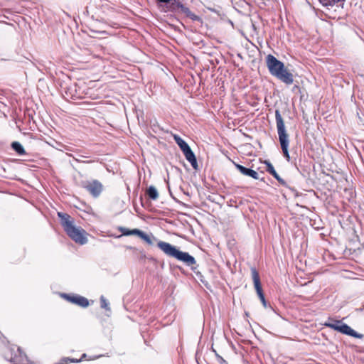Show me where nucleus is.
Returning <instances> with one entry per match:
<instances>
[{"label":"nucleus","mask_w":364,"mask_h":364,"mask_svg":"<svg viewBox=\"0 0 364 364\" xmlns=\"http://www.w3.org/2000/svg\"><path fill=\"white\" fill-rule=\"evenodd\" d=\"M146 193L151 200H156L159 198V193L154 186H149L146 190Z\"/></svg>","instance_id":"obj_15"},{"label":"nucleus","mask_w":364,"mask_h":364,"mask_svg":"<svg viewBox=\"0 0 364 364\" xmlns=\"http://www.w3.org/2000/svg\"><path fill=\"white\" fill-rule=\"evenodd\" d=\"M100 302H101V307L103 309H105L107 310H109V303L105 299L103 296L100 297Z\"/></svg>","instance_id":"obj_21"},{"label":"nucleus","mask_w":364,"mask_h":364,"mask_svg":"<svg viewBox=\"0 0 364 364\" xmlns=\"http://www.w3.org/2000/svg\"><path fill=\"white\" fill-rule=\"evenodd\" d=\"M119 231L122 233L123 235H138L139 230L133 229L129 230L126 228H119Z\"/></svg>","instance_id":"obj_17"},{"label":"nucleus","mask_w":364,"mask_h":364,"mask_svg":"<svg viewBox=\"0 0 364 364\" xmlns=\"http://www.w3.org/2000/svg\"><path fill=\"white\" fill-rule=\"evenodd\" d=\"M176 6L178 9H181V12H184L185 9L187 8L186 6H185L183 4L180 3V2H178L176 4Z\"/></svg>","instance_id":"obj_23"},{"label":"nucleus","mask_w":364,"mask_h":364,"mask_svg":"<svg viewBox=\"0 0 364 364\" xmlns=\"http://www.w3.org/2000/svg\"><path fill=\"white\" fill-rule=\"evenodd\" d=\"M183 14L192 20L196 21L199 19V17L194 14L188 7L185 9Z\"/></svg>","instance_id":"obj_19"},{"label":"nucleus","mask_w":364,"mask_h":364,"mask_svg":"<svg viewBox=\"0 0 364 364\" xmlns=\"http://www.w3.org/2000/svg\"><path fill=\"white\" fill-rule=\"evenodd\" d=\"M157 1H159V2H161V3H168L171 0H157Z\"/></svg>","instance_id":"obj_26"},{"label":"nucleus","mask_w":364,"mask_h":364,"mask_svg":"<svg viewBox=\"0 0 364 364\" xmlns=\"http://www.w3.org/2000/svg\"><path fill=\"white\" fill-rule=\"evenodd\" d=\"M157 246L167 256L176 258L188 266H192L196 263L193 256L190 255L188 252L180 251L168 242L159 241Z\"/></svg>","instance_id":"obj_3"},{"label":"nucleus","mask_w":364,"mask_h":364,"mask_svg":"<svg viewBox=\"0 0 364 364\" xmlns=\"http://www.w3.org/2000/svg\"><path fill=\"white\" fill-rule=\"evenodd\" d=\"M343 322L339 320H333L332 318H328L327 321H326L323 325L326 327L331 328L335 331H336V327L341 326Z\"/></svg>","instance_id":"obj_12"},{"label":"nucleus","mask_w":364,"mask_h":364,"mask_svg":"<svg viewBox=\"0 0 364 364\" xmlns=\"http://www.w3.org/2000/svg\"><path fill=\"white\" fill-rule=\"evenodd\" d=\"M76 299H77L76 304H77L80 306L87 307L89 305L88 300L83 296H77Z\"/></svg>","instance_id":"obj_18"},{"label":"nucleus","mask_w":364,"mask_h":364,"mask_svg":"<svg viewBox=\"0 0 364 364\" xmlns=\"http://www.w3.org/2000/svg\"><path fill=\"white\" fill-rule=\"evenodd\" d=\"M12 149L19 155L26 154V151L23 146L18 141H14L11 144Z\"/></svg>","instance_id":"obj_16"},{"label":"nucleus","mask_w":364,"mask_h":364,"mask_svg":"<svg viewBox=\"0 0 364 364\" xmlns=\"http://www.w3.org/2000/svg\"><path fill=\"white\" fill-rule=\"evenodd\" d=\"M183 153L185 156L186 159L188 162H190L192 167L196 170L198 169V163L196 161V158L194 153L191 149V148H188L186 151H183Z\"/></svg>","instance_id":"obj_11"},{"label":"nucleus","mask_w":364,"mask_h":364,"mask_svg":"<svg viewBox=\"0 0 364 364\" xmlns=\"http://www.w3.org/2000/svg\"><path fill=\"white\" fill-rule=\"evenodd\" d=\"M279 183H284V181H283L282 178H280V176L278 175V173L277 172H275V174H273L272 175Z\"/></svg>","instance_id":"obj_24"},{"label":"nucleus","mask_w":364,"mask_h":364,"mask_svg":"<svg viewBox=\"0 0 364 364\" xmlns=\"http://www.w3.org/2000/svg\"><path fill=\"white\" fill-rule=\"evenodd\" d=\"M75 160H76L77 161H78V162H83V163H92V162H93V161H81V160H80V159H75Z\"/></svg>","instance_id":"obj_25"},{"label":"nucleus","mask_w":364,"mask_h":364,"mask_svg":"<svg viewBox=\"0 0 364 364\" xmlns=\"http://www.w3.org/2000/svg\"><path fill=\"white\" fill-rule=\"evenodd\" d=\"M344 0H331V1L333 3V4H336V3H338L340 1H343Z\"/></svg>","instance_id":"obj_27"},{"label":"nucleus","mask_w":364,"mask_h":364,"mask_svg":"<svg viewBox=\"0 0 364 364\" xmlns=\"http://www.w3.org/2000/svg\"><path fill=\"white\" fill-rule=\"evenodd\" d=\"M336 331L348 336H350L354 338H361L363 336L361 334L358 333L353 329H352L348 325L345 323H343L341 326L336 327Z\"/></svg>","instance_id":"obj_9"},{"label":"nucleus","mask_w":364,"mask_h":364,"mask_svg":"<svg viewBox=\"0 0 364 364\" xmlns=\"http://www.w3.org/2000/svg\"><path fill=\"white\" fill-rule=\"evenodd\" d=\"M235 167L243 175L250 176L254 179H258L259 178V174L257 171L247 168L242 165L235 164Z\"/></svg>","instance_id":"obj_10"},{"label":"nucleus","mask_w":364,"mask_h":364,"mask_svg":"<svg viewBox=\"0 0 364 364\" xmlns=\"http://www.w3.org/2000/svg\"><path fill=\"white\" fill-rule=\"evenodd\" d=\"M4 358L6 360L13 362L15 363H18L21 361L22 354L19 348L14 350L13 348H8L6 351L4 353Z\"/></svg>","instance_id":"obj_7"},{"label":"nucleus","mask_w":364,"mask_h":364,"mask_svg":"<svg viewBox=\"0 0 364 364\" xmlns=\"http://www.w3.org/2000/svg\"><path fill=\"white\" fill-rule=\"evenodd\" d=\"M173 139L182 151H184L186 149H188V148H190L188 144L183 139H182L179 136L175 134L173 136Z\"/></svg>","instance_id":"obj_13"},{"label":"nucleus","mask_w":364,"mask_h":364,"mask_svg":"<svg viewBox=\"0 0 364 364\" xmlns=\"http://www.w3.org/2000/svg\"><path fill=\"white\" fill-rule=\"evenodd\" d=\"M137 236H139L140 238L144 240L146 243H148L149 245H152L154 244V241L157 240V239L156 237H154V236L150 237L140 230L139 231Z\"/></svg>","instance_id":"obj_14"},{"label":"nucleus","mask_w":364,"mask_h":364,"mask_svg":"<svg viewBox=\"0 0 364 364\" xmlns=\"http://www.w3.org/2000/svg\"><path fill=\"white\" fill-rule=\"evenodd\" d=\"M65 296L67 298V299L70 301H71L72 303L73 304H76V298L77 297V296H68V295H65Z\"/></svg>","instance_id":"obj_22"},{"label":"nucleus","mask_w":364,"mask_h":364,"mask_svg":"<svg viewBox=\"0 0 364 364\" xmlns=\"http://www.w3.org/2000/svg\"><path fill=\"white\" fill-rule=\"evenodd\" d=\"M275 119L281 149L282 150L284 157L289 161L290 160V156L288 150L289 145V134H287L285 129L284 122L279 110L275 111Z\"/></svg>","instance_id":"obj_4"},{"label":"nucleus","mask_w":364,"mask_h":364,"mask_svg":"<svg viewBox=\"0 0 364 364\" xmlns=\"http://www.w3.org/2000/svg\"><path fill=\"white\" fill-rule=\"evenodd\" d=\"M72 362H78V360H71Z\"/></svg>","instance_id":"obj_28"},{"label":"nucleus","mask_w":364,"mask_h":364,"mask_svg":"<svg viewBox=\"0 0 364 364\" xmlns=\"http://www.w3.org/2000/svg\"><path fill=\"white\" fill-rule=\"evenodd\" d=\"M81 186L86 189L94 198H97L103 190L102 184L97 180L82 181Z\"/></svg>","instance_id":"obj_5"},{"label":"nucleus","mask_w":364,"mask_h":364,"mask_svg":"<svg viewBox=\"0 0 364 364\" xmlns=\"http://www.w3.org/2000/svg\"><path fill=\"white\" fill-rule=\"evenodd\" d=\"M336 331L348 336H350L354 338H361L363 336L361 334L358 333L353 329H352L348 325L345 323H343L341 326L336 327Z\"/></svg>","instance_id":"obj_8"},{"label":"nucleus","mask_w":364,"mask_h":364,"mask_svg":"<svg viewBox=\"0 0 364 364\" xmlns=\"http://www.w3.org/2000/svg\"><path fill=\"white\" fill-rule=\"evenodd\" d=\"M252 277L254 282V286L257 293L259 298L260 299L263 306L264 307L267 306V302L262 291V289L261 287L260 279L258 272L255 269H252Z\"/></svg>","instance_id":"obj_6"},{"label":"nucleus","mask_w":364,"mask_h":364,"mask_svg":"<svg viewBox=\"0 0 364 364\" xmlns=\"http://www.w3.org/2000/svg\"><path fill=\"white\" fill-rule=\"evenodd\" d=\"M265 164H267V171L271 175L275 174L276 171L272 164L268 161H266Z\"/></svg>","instance_id":"obj_20"},{"label":"nucleus","mask_w":364,"mask_h":364,"mask_svg":"<svg viewBox=\"0 0 364 364\" xmlns=\"http://www.w3.org/2000/svg\"><path fill=\"white\" fill-rule=\"evenodd\" d=\"M58 215L65 232L73 241L80 245L87 242V232L82 228L76 227L69 215L62 213H58Z\"/></svg>","instance_id":"obj_2"},{"label":"nucleus","mask_w":364,"mask_h":364,"mask_svg":"<svg viewBox=\"0 0 364 364\" xmlns=\"http://www.w3.org/2000/svg\"><path fill=\"white\" fill-rule=\"evenodd\" d=\"M266 63L270 74L287 85L294 82L293 74L285 67L284 64L272 55L266 58Z\"/></svg>","instance_id":"obj_1"}]
</instances>
